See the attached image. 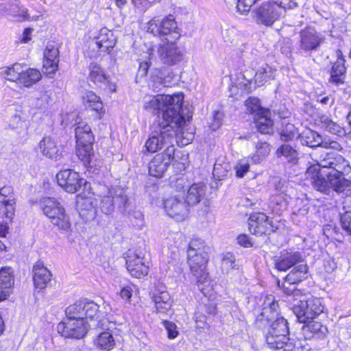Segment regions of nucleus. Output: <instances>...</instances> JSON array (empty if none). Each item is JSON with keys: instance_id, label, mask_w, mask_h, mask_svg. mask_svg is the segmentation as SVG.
Listing matches in <instances>:
<instances>
[{"instance_id": "5fc2aeb1", "label": "nucleus", "mask_w": 351, "mask_h": 351, "mask_svg": "<svg viewBox=\"0 0 351 351\" xmlns=\"http://www.w3.org/2000/svg\"><path fill=\"white\" fill-rule=\"evenodd\" d=\"M180 152H176L174 154V158L172 160L171 163L173 169H175V171L176 173L178 172H182V171L185 170L187 166V158H181V161L179 162L178 160V158H179L178 154Z\"/></svg>"}, {"instance_id": "dca6fc26", "label": "nucleus", "mask_w": 351, "mask_h": 351, "mask_svg": "<svg viewBox=\"0 0 351 351\" xmlns=\"http://www.w3.org/2000/svg\"><path fill=\"white\" fill-rule=\"evenodd\" d=\"M89 74L88 80L93 83L98 88L103 90H108L112 93L116 90V85L110 81L104 69L96 62H91L88 66Z\"/></svg>"}, {"instance_id": "0e129e2a", "label": "nucleus", "mask_w": 351, "mask_h": 351, "mask_svg": "<svg viewBox=\"0 0 351 351\" xmlns=\"http://www.w3.org/2000/svg\"><path fill=\"white\" fill-rule=\"evenodd\" d=\"M152 0H132L134 5L141 11H145L150 5Z\"/></svg>"}, {"instance_id": "c03bdc74", "label": "nucleus", "mask_w": 351, "mask_h": 351, "mask_svg": "<svg viewBox=\"0 0 351 351\" xmlns=\"http://www.w3.org/2000/svg\"><path fill=\"white\" fill-rule=\"evenodd\" d=\"M210 248L205 244L204 241L200 239H192L189 244L187 253L188 254H209Z\"/></svg>"}, {"instance_id": "4d7b16f0", "label": "nucleus", "mask_w": 351, "mask_h": 351, "mask_svg": "<svg viewBox=\"0 0 351 351\" xmlns=\"http://www.w3.org/2000/svg\"><path fill=\"white\" fill-rule=\"evenodd\" d=\"M250 165L248 162L245 160L239 161L234 167L236 176L238 178H243L249 171Z\"/></svg>"}, {"instance_id": "a211bd4d", "label": "nucleus", "mask_w": 351, "mask_h": 351, "mask_svg": "<svg viewBox=\"0 0 351 351\" xmlns=\"http://www.w3.org/2000/svg\"><path fill=\"white\" fill-rule=\"evenodd\" d=\"M160 60L164 64L174 65L180 62L184 54L176 46V42H165L158 49Z\"/></svg>"}, {"instance_id": "2eb2a0df", "label": "nucleus", "mask_w": 351, "mask_h": 351, "mask_svg": "<svg viewBox=\"0 0 351 351\" xmlns=\"http://www.w3.org/2000/svg\"><path fill=\"white\" fill-rule=\"evenodd\" d=\"M56 178L58 185L71 193L77 192L86 182L77 172L70 169L60 171Z\"/></svg>"}, {"instance_id": "423d86ee", "label": "nucleus", "mask_w": 351, "mask_h": 351, "mask_svg": "<svg viewBox=\"0 0 351 351\" xmlns=\"http://www.w3.org/2000/svg\"><path fill=\"white\" fill-rule=\"evenodd\" d=\"M288 322L280 317L269 323L265 339L267 345L272 349H282L289 347V328Z\"/></svg>"}, {"instance_id": "9d476101", "label": "nucleus", "mask_w": 351, "mask_h": 351, "mask_svg": "<svg viewBox=\"0 0 351 351\" xmlns=\"http://www.w3.org/2000/svg\"><path fill=\"white\" fill-rule=\"evenodd\" d=\"M325 40V36L315 29H304L299 34L298 50L302 54L311 56L319 50Z\"/></svg>"}, {"instance_id": "37998d69", "label": "nucleus", "mask_w": 351, "mask_h": 351, "mask_svg": "<svg viewBox=\"0 0 351 351\" xmlns=\"http://www.w3.org/2000/svg\"><path fill=\"white\" fill-rule=\"evenodd\" d=\"M95 346L106 351H109L114 346V340L109 332H101L95 340Z\"/></svg>"}, {"instance_id": "4c0bfd02", "label": "nucleus", "mask_w": 351, "mask_h": 351, "mask_svg": "<svg viewBox=\"0 0 351 351\" xmlns=\"http://www.w3.org/2000/svg\"><path fill=\"white\" fill-rule=\"evenodd\" d=\"M319 121L320 127L324 130L339 136L346 135V132L345 129L337 123L333 121L327 115H321Z\"/></svg>"}, {"instance_id": "6e6d98bb", "label": "nucleus", "mask_w": 351, "mask_h": 351, "mask_svg": "<svg viewBox=\"0 0 351 351\" xmlns=\"http://www.w3.org/2000/svg\"><path fill=\"white\" fill-rule=\"evenodd\" d=\"M340 220L343 230L351 237V214L344 213L341 215Z\"/></svg>"}, {"instance_id": "8fccbe9b", "label": "nucleus", "mask_w": 351, "mask_h": 351, "mask_svg": "<svg viewBox=\"0 0 351 351\" xmlns=\"http://www.w3.org/2000/svg\"><path fill=\"white\" fill-rule=\"evenodd\" d=\"M280 138L283 141H289L298 136V129L292 123H282V128L280 132Z\"/></svg>"}, {"instance_id": "bb28decb", "label": "nucleus", "mask_w": 351, "mask_h": 351, "mask_svg": "<svg viewBox=\"0 0 351 351\" xmlns=\"http://www.w3.org/2000/svg\"><path fill=\"white\" fill-rule=\"evenodd\" d=\"M33 281L36 289H43L51 279V274L40 262H37L33 267Z\"/></svg>"}, {"instance_id": "de8ad7c7", "label": "nucleus", "mask_w": 351, "mask_h": 351, "mask_svg": "<svg viewBox=\"0 0 351 351\" xmlns=\"http://www.w3.org/2000/svg\"><path fill=\"white\" fill-rule=\"evenodd\" d=\"M21 69V64L16 63L11 67L4 69L1 73L8 80L20 83Z\"/></svg>"}, {"instance_id": "ea45409f", "label": "nucleus", "mask_w": 351, "mask_h": 351, "mask_svg": "<svg viewBox=\"0 0 351 351\" xmlns=\"http://www.w3.org/2000/svg\"><path fill=\"white\" fill-rule=\"evenodd\" d=\"M40 72L36 69H28L25 71L21 69L20 84L25 87H30L41 79Z\"/></svg>"}, {"instance_id": "6e6552de", "label": "nucleus", "mask_w": 351, "mask_h": 351, "mask_svg": "<svg viewBox=\"0 0 351 351\" xmlns=\"http://www.w3.org/2000/svg\"><path fill=\"white\" fill-rule=\"evenodd\" d=\"M147 32L165 42H176L180 37L175 18L169 15L163 20L152 19L147 23Z\"/></svg>"}, {"instance_id": "bf43d9fd", "label": "nucleus", "mask_w": 351, "mask_h": 351, "mask_svg": "<svg viewBox=\"0 0 351 351\" xmlns=\"http://www.w3.org/2000/svg\"><path fill=\"white\" fill-rule=\"evenodd\" d=\"M282 201L281 197L275 196L272 198L269 206L271 207L273 213L279 214L282 210Z\"/></svg>"}, {"instance_id": "7ed1b4c3", "label": "nucleus", "mask_w": 351, "mask_h": 351, "mask_svg": "<svg viewBox=\"0 0 351 351\" xmlns=\"http://www.w3.org/2000/svg\"><path fill=\"white\" fill-rule=\"evenodd\" d=\"M185 124H176L173 123H154L152 126V132L149 138L146 141L145 147L148 152L155 153L158 150L165 148H173L176 151L174 143L176 135L182 133Z\"/></svg>"}, {"instance_id": "9b49d317", "label": "nucleus", "mask_w": 351, "mask_h": 351, "mask_svg": "<svg viewBox=\"0 0 351 351\" xmlns=\"http://www.w3.org/2000/svg\"><path fill=\"white\" fill-rule=\"evenodd\" d=\"M281 6L286 7L276 1L263 3L252 11L253 19L257 24L271 26L281 15Z\"/></svg>"}, {"instance_id": "0eeeda50", "label": "nucleus", "mask_w": 351, "mask_h": 351, "mask_svg": "<svg viewBox=\"0 0 351 351\" xmlns=\"http://www.w3.org/2000/svg\"><path fill=\"white\" fill-rule=\"evenodd\" d=\"M40 207L53 226L60 230H69L71 227L69 218L60 202L53 197H46L40 201Z\"/></svg>"}, {"instance_id": "e433bc0d", "label": "nucleus", "mask_w": 351, "mask_h": 351, "mask_svg": "<svg viewBox=\"0 0 351 351\" xmlns=\"http://www.w3.org/2000/svg\"><path fill=\"white\" fill-rule=\"evenodd\" d=\"M82 306H84V308H82V319L85 321L86 319L94 320L98 322L101 317V311L99 310V306L97 304L94 302L92 300H88L86 299L82 300Z\"/></svg>"}, {"instance_id": "603ef678", "label": "nucleus", "mask_w": 351, "mask_h": 351, "mask_svg": "<svg viewBox=\"0 0 351 351\" xmlns=\"http://www.w3.org/2000/svg\"><path fill=\"white\" fill-rule=\"evenodd\" d=\"M319 147L330 149L336 151H341L343 148L341 144L337 141L331 139L329 136H321Z\"/></svg>"}, {"instance_id": "c9c22d12", "label": "nucleus", "mask_w": 351, "mask_h": 351, "mask_svg": "<svg viewBox=\"0 0 351 351\" xmlns=\"http://www.w3.org/2000/svg\"><path fill=\"white\" fill-rule=\"evenodd\" d=\"M257 130L262 134H269L272 131L273 121L271 119V112L266 109L260 115L254 118Z\"/></svg>"}, {"instance_id": "4468645a", "label": "nucleus", "mask_w": 351, "mask_h": 351, "mask_svg": "<svg viewBox=\"0 0 351 351\" xmlns=\"http://www.w3.org/2000/svg\"><path fill=\"white\" fill-rule=\"evenodd\" d=\"M175 154V150L171 147L156 154L149 163V175L156 178L162 177L174 158Z\"/></svg>"}, {"instance_id": "e2e57ef3", "label": "nucleus", "mask_w": 351, "mask_h": 351, "mask_svg": "<svg viewBox=\"0 0 351 351\" xmlns=\"http://www.w3.org/2000/svg\"><path fill=\"white\" fill-rule=\"evenodd\" d=\"M150 62L148 61H143L139 64V67L137 71V77L142 78L147 76Z\"/></svg>"}, {"instance_id": "39448f33", "label": "nucleus", "mask_w": 351, "mask_h": 351, "mask_svg": "<svg viewBox=\"0 0 351 351\" xmlns=\"http://www.w3.org/2000/svg\"><path fill=\"white\" fill-rule=\"evenodd\" d=\"M117 208L120 213L130 215L133 209L132 202L123 188L114 187L108 189L100 202V209L106 215L111 214Z\"/></svg>"}, {"instance_id": "1a4fd4ad", "label": "nucleus", "mask_w": 351, "mask_h": 351, "mask_svg": "<svg viewBox=\"0 0 351 351\" xmlns=\"http://www.w3.org/2000/svg\"><path fill=\"white\" fill-rule=\"evenodd\" d=\"M324 307L319 298L310 297L300 299L294 304L293 312L298 320L301 323H306L308 320L314 319L324 312Z\"/></svg>"}, {"instance_id": "f8f14e48", "label": "nucleus", "mask_w": 351, "mask_h": 351, "mask_svg": "<svg viewBox=\"0 0 351 351\" xmlns=\"http://www.w3.org/2000/svg\"><path fill=\"white\" fill-rule=\"evenodd\" d=\"M209 255L206 254H188V263L193 275L197 278L199 290L206 295L202 285L208 282V273L206 271L207 263Z\"/></svg>"}, {"instance_id": "774afa93", "label": "nucleus", "mask_w": 351, "mask_h": 351, "mask_svg": "<svg viewBox=\"0 0 351 351\" xmlns=\"http://www.w3.org/2000/svg\"><path fill=\"white\" fill-rule=\"evenodd\" d=\"M132 288L130 286H126L121 289L120 291V296L122 299L129 301L132 297Z\"/></svg>"}, {"instance_id": "f3484780", "label": "nucleus", "mask_w": 351, "mask_h": 351, "mask_svg": "<svg viewBox=\"0 0 351 351\" xmlns=\"http://www.w3.org/2000/svg\"><path fill=\"white\" fill-rule=\"evenodd\" d=\"M15 204L12 187H0V217L11 221L14 215Z\"/></svg>"}, {"instance_id": "a19ab883", "label": "nucleus", "mask_w": 351, "mask_h": 351, "mask_svg": "<svg viewBox=\"0 0 351 351\" xmlns=\"http://www.w3.org/2000/svg\"><path fill=\"white\" fill-rule=\"evenodd\" d=\"M278 158H284L288 162L296 164L298 160V153L288 144H284L278 147L276 152Z\"/></svg>"}, {"instance_id": "58836bf2", "label": "nucleus", "mask_w": 351, "mask_h": 351, "mask_svg": "<svg viewBox=\"0 0 351 351\" xmlns=\"http://www.w3.org/2000/svg\"><path fill=\"white\" fill-rule=\"evenodd\" d=\"M276 69L267 64L260 67L254 75V82L257 86H261L269 80L274 79Z\"/></svg>"}, {"instance_id": "ddd939ff", "label": "nucleus", "mask_w": 351, "mask_h": 351, "mask_svg": "<svg viewBox=\"0 0 351 351\" xmlns=\"http://www.w3.org/2000/svg\"><path fill=\"white\" fill-rule=\"evenodd\" d=\"M90 327L84 319H75L66 317L57 326V331L65 338L81 339L84 337Z\"/></svg>"}, {"instance_id": "c756f323", "label": "nucleus", "mask_w": 351, "mask_h": 351, "mask_svg": "<svg viewBox=\"0 0 351 351\" xmlns=\"http://www.w3.org/2000/svg\"><path fill=\"white\" fill-rule=\"evenodd\" d=\"M43 67L49 74H54L58 69L59 51L57 47L48 45L44 53Z\"/></svg>"}, {"instance_id": "338daca9", "label": "nucleus", "mask_w": 351, "mask_h": 351, "mask_svg": "<svg viewBox=\"0 0 351 351\" xmlns=\"http://www.w3.org/2000/svg\"><path fill=\"white\" fill-rule=\"evenodd\" d=\"M222 169L220 165L215 164L213 167V178L217 180H221L226 176V171H222L221 173V169Z\"/></svg>"}, {"instance_id": "72a5a7b5", "label": "nucleus", "mask_w": 351, "mask_h": 351, "mask_svg": "<svg viewBox=\"0 0 351 351\" xmlns=\"http://www.w3.org/2000/svg\"><path fill=\"white\" fill-rule=\"evenodd\" d=\"M206 186L202 182L192 184L187 191V195L184 199L187 204L193 206L200 202L205 197Z\"/></svg>"}, {"instance_id": "20e7f679", "label": "nucleus", "mask_w": 351, "mask_h": 351, "mask_svg": "<svg viewBox=\"0 0 351 351\" xmlns=\"http://www.w3.org/2000/svg\"><path fill=\"white\" fill-rule=\"evenodd\" d=\"M76 138V154L84 165L90 169L96 166L95 156L93 151L95 136L90 127L80 122L75 129Z\"/></svg>"}, {"instance_id": "b1692460", "label": "nucleus", "mask_w": 351, "mask_h": 351, "mask_svg": "<svg viewBox=\"0 0 351 351\" xmlns=\"http://www.w3.org/2000/svg\"><path fill=\"white\" fill-rule=\"evenodd\" d=\"M337 60L332 64L329 82L336 86L344 84L346 74L345 58L340 49L336 51Z\"/></svg>"}, {"instance_id": "680f3d73", "label": "nucleus", "mask_w": 351, "mask_h": 351, "mask_svg": "<svg viewBox=\"0 0 351 351\" xmlns=\"http://www.w3.org/2000/svg\"><path fill=\"white\" fill-rule=\"evenodd\" d=\"M295 285V284H291V285H289L288 283H287L285 279L282 287L283 292L287 295H298L300 291L298 289H296Z\"/></svg>"}, {"instance_id": "09e8293b", "label": "nucleus", "mask_w": 351, "mask_h": 351, "mask_svg": "<svg viewBox=\"0 0 351 351\" xmlns=\"http://www.w3.org/2000/svg\"><path fill=\"white\" fill-rule=\"evenodd\" d=\"M270 152V146L267 142H258L256 145V153L252 156L254 163H259Z\"/></svg>"}, {"instance_id": "49530a36", "label": "nucleus", "mask_w": 351, "mask_h": 351, "mask_svg": "<svg viewBox=\"0 0 351 351\" xmlns=\"http://www.w3.org/2000/svg\"><path fill=\"white\" fill-rule=\"evenodd\" d=\"M245 106L247 112L254 115V118L260 115L261 112L267 109L261 106L258 98L254 97H250L245 100Z\"/></svg>"}, {"instance_id": "79ce46f5", "label": "nucleus", "mask_w": 351, "mask_h": 351, "mask_svg": "<svg viewBox=\"0 0 351 351\" xmlns=\"http://www.w3.org/2000/svg\"><path fill=\"white\" fill-rule=\"evenodd\" d=\"M321 136H322L318 132L311 130L304 131L302 134L298 135L302 145L312 148L319 147Z\"/></svg>"}, {"instance_id": "cd10ccee", "label": "nucleus", "mask_w": 351, "mask_h": 351, "mask_svg": "<svg viewBox=\"0 0 351 351\" xmlns=\"http://www.w3.org/2000/svg\"><path fill=\"white\" fill-rule=\"evenodd\" d=\"M13 271L10 267L0 269V302L6 299L10 294L14 285Z\"/></svg>"}, {"instance_id": "c85d7f7f", "label": "nucleus", "mask_w": 351, "mask_h": 351, "mask_svg": "<svg viewBox=\"0 0 351 351\" xmlns=\"http://www.w3.org/2000/svg\"><path fill=\"white\" fill-rule=\"evenodd\" d=\"M152 298L157 313L167 314L171 310L173 301L167 291L158 290L153 293Z\"/></svg>"}, {"instance_id": "13d9d810", "label": "nucleus", "mask_w": 351, "mask_h": 351, "mask_svg": "<svg viewBox=\"0 0 351 351\" xmlns=\"http://www.w3.org/2000/svg\"><path fill=\"white\" fill-rule=\"evenodd\" d=\"M163 325L167 332L169 339H173L178 335L177 326L174 323L169 321H164Z\"/></svg>"}, {"instance_id": "473e14b6", "label": "nucleus", "mask_w": 351, "mask_h": 351, "mask_svg": "<svg viewBox=\"0 0 351 351\" xmlns=\"http://www.w3.org/2000/svg\"><path fill=\"white\" fill-rule=\"evenodd\" d=\"M84 104L87 108L96 112L97 119H101L105 114L104 105L101 98L93 91H86L83 95Z\"/></svg>"}, {"instance_id": "052dcab7", "label": "nucleus", "mask_w": 351, "mask_h": 351, "mask_svg": "<svg viewBox=\"0 0 351 351\" xmlns=\"http://www.w3.org/2000/svg\"><path fill=\"white\" fill-rule=\"evenodd\" d=\"M50 95L47 92L41 93L39 97H37L36 106L38 108H45L49 103Z\"/></svg>"}, {"instance_id": "2f4dec72", "label": "nucleus", "mask_w": 351, "mask_h": 351, "mask_svg": "<svg viewBox=\"0 0 351 351\" xmlns=\"http://www.w3.org/2000/svg\"><path fill=\"white\" fill-rule=\"evenodd\" d=\"M302 326V331L304 339H311L314 337L321 338L324 336L327 328L320 322L313 319L308 320Z\"/></svg>"}, {"instance_id": "f704fd0d", "label": "nucleus", "mask_w": 351, "mask_h": 351, "mask_svg": "<svg viewBox=\"0 0 351 351\" xmlns=\"http://www.w3.org/2000/svg\"><path fill=\"white\" fill-rule=\"evenodd\" d=\"M308 276V268L305 263L296 265L286 276V281L289 285L291 284H298L306 280Z\"/></svg>"}, {"instance_id": "aec40b11", "label": "nucleus", "mask_w": 351, "mask_h": 351, "mask_svg": "<svg viewBox=\"0 0 351 351\" xmlns=\"http://www.w3.org/2000/svg\"><path fill=\"white\" fill-rule=\"evenodd\" d=\"M249 230L252 234L259 236L273 232L274 226L263 213H254L249 218Z\"/></svg>"}, {"instance_id": "a878e982", "label": "nucleus", "mask_w": 351, "mask_h": 351, "mask_svg": "<svg viewBox=\"0 0 351 351\" xmlns=\"http://www.w3.org/2000/svg\"><path fill=\"white\" fill-rule=\"evenodd\" d=\"M38 149L43 156L55 160H58L61 155L57 142L51 136H45L39 142Z\"/></svg>"}, {"instance_id": "3c124183", "label": "nucleus", "mask_w": 351, "mask_h": 351, "mask_svg": "<svg viewBox=\"0 0 351 351\" xmlns=\"http://www.w3.org/2000/svg\"><path fill=\"white\" fill-rule=\"evenodd\" d=\"M82 308H84V306H82V300H80L66 308V317L71 319H83L82 314L84 313L81 312Z\"/></svg>"}, {"instance_id": "5701e85b", "label": "nucleus", "mask_w": 351, "mask_h": 351, "mask_svg": "<svg viewBox=\"0 0 351 351\" xmlns=\"http://www.w3.org/2000/svg\"><path fill=\"white\" fill-rule=\"evenodd\" d=\"M125 263L128 271L133 277L141 278L148 274L149 265L136 254L128 253Z\"/></svg>"}, {"instance_id": "7c9ffc66", "label": "nucleus", "mask_w": 351, "mask_h": 351, "mask_svg": "<svg viewBox=\"0 0 351 351\" xmlns=\"http://www.w3.org/2000/svg\"><path fill=\"white\" fill-rule=\"evenodd\" d=\"M95 44L101 51L108 52L116 44V39L112 32L106 27L100 29L99 35L95 38Z\"/></svg>"}, {"instance_id": "4be33fe9", "label": "nucleus", "mask_w": 351, "mask_h": 351, "mask_svg": "<svg viewBox=\"0 0 351 351\" xmlns=\"http://www.w3.org/2000/svg\"><path fill=\"white\" fill-rule=\"evenodd\" d=\"M303 262L300 252L283 250L274 258L275 268L280 271H286L296 265Z\"/></svg>"}, {"instance_id": "393cba45", "label": "nucleus", "mask_w": 351, "mask_h": 351, "mask_svg": "<svg viewBox=\"0 0 351 351\" xmlns=\"http://www.w3.org/2000/svg\"><path fill=\"white\" fill-rule=\"evenodd\" d=\"M0 9L2 12L0 13V16H14L19 17L23 20H30L31 18L27 13V10L25 8L20 6V3L18 0H7L0 3ZM32 19H34L32 17Z\"/></svg>"}, {"instance_id": "f257e3e1", "label": "nucleus", "mask_w": 351, "mask_h": 351, "mask_svg": "<svg viewBox=\"0 0 351 351\" xmlns=\"http://www.w3.org/2000/svg\"><path fill=\"white\" fill-rule=\"evenodd\" d=\"M307 173H315L312 178V186L316 191L325 195L333 191L344 194L343 208L345 213L351 214V180L346 178L351 173L348 160L338 154L326 153L319 157L317 165L308 169Z\"/></svg>"}, {"instance_id": "6ab92c4d", "label": "nucleus", "mask_w": 351, "mask_h": 351, "mask_svg": "<svg viewBox=\"0 0 351 351\" xmlns=\"http://www.w3.org/2000/svg\"><path fill=\"white\" fill-rule=\"evenodd\" d=\"M279 304L273 295L267 296L263 304L262 311L258 315L256 322L258 327L269 324L278 317Z\"/></svg>"}, {"instance_id": "864d4df0", "label": "nucleus", "mask_w": 351, "mask_h": 351, "mask_svg": "<svg viewBox=\"0 0 351 351\" xmlns=\"http://www.w3.org/2000/svg\"><path fill=\"white\" fill-rule=\"evenodd\" d=\"M257 0H237V9L241 14H247Z\"/></svg>"}, {"instance_id": "a18cd8bd", "label": "nucleus", "mask_w": 351, "mask_h": 351, "mask_svg": "<svg viewBox=\"0 0 351 351\" xmlns=\"http://www.w3.org/2000/svg\"><path fill=\"white\" fill-rule=\"evenodd\" d=\"M239 265L232 253L227 252L223 255L221 269L223 274H228L232 269H238Z\"/></svg>"}, {"instance_id": "412c9836", "label": "nucleus", "mask_w": 351, "mask_h": 351, "mask_svg": "<svg viewBox=\"0 0 351 351\" xmlns=\"http://www.w3.org/2000/svg\"><path fill=\"white\" fill-rule=\"evenodd\" d=\"M187 205L184 197L177 195L164 201V207L167 215L177 220H182L186 216Z\"/></svg>"}, {"instance_id": "69168bd1", "label": "nucleus", "mask_w": 351, "mask_h": 351, "mask_svg": "<svg viewBox=\"0 0 351 351\" xmlns=\"http://www.w3.org/2000/svg\"><path fill=\"white\" fill-rule=\"evenodd\" d=\"M237 243L244 247H251L252 246V242L250 237L245 234H240L237 237Z\"/></svg>"}, {"instance_id": "f03ea898", "label": "nucleus", "mask_w": 351, "mask_h": 351, "mask_svg": "<svg viewBox=\"0 0 351 351\" xmlns=\"http://www.w3.org/2000/svg\"><path fill=\"white\" fill-rule=\"evenodd\" d=\"M184 94L178 93L170 95H157L149 97L146 101L144 108L154 114H158V119L154 123H173L176 124H186L192 119V113L188 112L186 117L184 116L182 102Z\"/></svg>"}]
</instances>
